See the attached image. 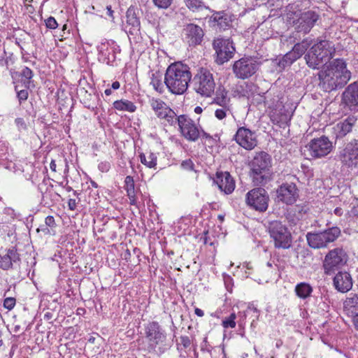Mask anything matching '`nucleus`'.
I'll list each match as a JSON object with an SVG mask.
<instances>
[{"label":"nucleus","mask_w":358,"mask_h":358,"mask_svg":"<svg viewBox=\"0 0 358 358\" xmlns=\"http://www.w3.org/2000/svg\"><path fill=\"white\" fill-rule=\"evenodd\" d=\"M150 104L155 114L160 119L164 120L169 125L176 124V114L165 102L159 99L152 98Z\"/></svg>","instance_id":"dca6fc26"},{"label":"nucleus","mask_w":358,"mask_h":358,"mask_svg":"<svg viewBox=\"0 0 358 358\" xmlns=\"http://www.w3.org/2000/svg\"><path fill=\"white\" fill-rule=\"evenodd\" d=\"M16 303L14 297H7L3 301V307L9 310H12Z\"/></svg>","instance_id":"de8ad7c7"},{"label":"nucleus","mask_w":358,"mask_h":358,"mask_svg":"<svg viewBox=\"0 0 358 358\" xmlns=\"http://www.w3.org/2000/svg\"><path fill=\"white\" fill-rule=\"evenodd\" d=\"M187 7L193 12L205 8L206 6L202 0H184Z\"/></svg>","instance_id":"58836bf2"},{"label":"nucleus","mask_w":358,"mask_h":358,"mask_svg":"<svg viewBox=\"0 0 358 358\" xmlns=\"http://www.w3.org/2000/svg\"><path fill=\"white\" fill-rule=\"evenodd\" d=\"M124 188L129 199V203L133 206L137 204L134 180L132 176H127L124 179Z\"/></svg>","instance_id":"7c9ffc66"},{"label":"nucleus","mask_w":358,"mask_h":358,"mask_svg":"<svg viewBox=\"0 0 358 358\" xmlns=\"http://www.w3.org/2000/svg\"><path fill=\"white\" fill-rule=\"evenodd\" d=\"M313 291V287L309 283L304 282L298 283L294 289L296 295L302 299L310 297Z\"/></svg>","instance_id":"473e14b6"},{"label":"nucleus","mask_w":358,"mask_h":358,"mask_svg":"<svg viewBox=\"0 0 358 358\" xmlns=\"http://www.w3.org/2000/svg\"><path fill=\"white\" fill-rule=\"evenodd\" d=\"M277 196L280 201L286 204L294 203L298 197L296 185L293 183L282 185L277 190Z\"/></svg>","instance_id":"412c9836"},{"label":"nucleus","mask_w":358,"mask_h":358,"mask_svg":"<svg viewBox=\"0 0 358 358\" xmlns=\"http://www.w3.org/2000/svg\"><path fill=\"white\" fill-rule=\"evenodd\" d=\"M120 87V83L118 81H115L111 85V89L112 90H118Z\"/></svg>","instance_id":"0e129e2a"},{"label":"nucleus","mask_w":358,"mask_h":358,"mask_svg":"<svg viewBox=\"0 0 358 358\" xmlns=\"http://www.w3.org/2000/svg\"><path fill=\"white\" fill-rule=\"evenodd\" d=\"M149 76L150 78V85L153 87L154 90L162 93L164 89L162 81V73L159 71H150L149 72Z\"/></svg>","instance_id":"72a5a7b5"},{"label":"nucleus","mask_w":358,"mask_h":358,"mask_svg":"<svg viewBox=\"0 0 358 358\" xmlns=\"http://www.w3.org/2000/svg\"><path fill=\"white\" fill-rule=\"evenodd\" d=\"M294 55V53L288 52L282 57L278 59L277 65L280 71L290 66L296 60V58Z\"/></svg>","instance_id":"e433bc0d"},{"label":"nucleus","mask_w":358,"mask_h":358,"mask_svg":"<svg viewBox=\"0 0 358 358\" xmlns=\"http://www.w3.org/2000/svg\"><path fill=\"white\" fill-rule=\"evenodd\" d=\"M139 159L141 164L149 169H156L157 157L155 153L152 152L139 153Z\"/></svg>","instance_id":"2f4dec72"},{"label":"nucleus","mask_w":358,"mask_h":358,"mask_svg":"<svg viewBox=\"0 0 358 358\" xmlns=\"http://www.w3.org/2000/svg\"><path fill=\"white\" fill-rule=\"evenodd\" d=\"M268 231L276 248L287 249L291 246V234L281 222L275 220L270 222Z\"/></svg>","instance_id":"1a4fd4ad"},{"label":"nucleus","mask_w":358,"mask_h":358,"mask_svg":"<svg viewBox=\"0 0 358 358\" xmlns=\"http://www.w3.org/2000/svg\"><path fill=\"white\" fill-rule=\"evenodd\" d=\"M342 165L348 168L356 167L358 164V140L348 143L338 155Z\"/></svg>","instance_id":"4468645a"},{"label":"nucleus","mask_w":358,"mask_h":358,"mask_svg":"<svg viewBox=\"0 0 358 358\" xmlns=\"http://www.w3.org/2000/svg\"><path fill=\"white\" fill-rule=\"evenodd\" d=\"M21 76L28 80L27 84H29V80L32 78L34 74L29 68L24 67L21 72Z\"/></svg>","instance_id":"8fccbe9b"},{"label":"nucleus","mask_w":358,"mask_h":358,"mask_svg":"<svg viewBox=\"0 0 358 358\" xmlns=\"http://www.w3.org/2000/svg\"><path fill=\"white\" fill-rule=\"evenodd\" d=\"M344 307L354 315L358 311V294H350L344 302Z\"/></svg>","instance_id":"c9c22d12"},{"label":"nucleus","mask_w":358,"mask_h":358,"mask_svg":"<svg viewBox=\"0 0 358 358\" xmlns=\"http://www.w3.org/2000/svg\"><path fill=\"white\" fill-rule=\"evenodd\" d=\"M236 315L234 312L231 313L228 317H224L222 320V325L224 329H234L236 327Z\"/></svg>","instance_id":"a19ab883"},{"label":"nucleus","mask_w":358,"mask_h":358,"mask_svg":"<svg viewBox=\"0 0 358 358\" xmlns=\"http://www.w3.org/2000/svg\"><path fill=\"white\" fill-rule=\"evenodd\" d=\"M309 45L310 43L306 40H304L301 43L295 44L292 50L289 52L294 53V56L298 59L306 52Z\"/></svg>","instance_id":"4c0bfd02"},{"label":"nucleus","mask_w":358,"mask_h":358,"mask_svg":"<svg viewBox=\"0 0 358 358\" xmlns=\"http://www.w3.org/2000/svg\"><path fill=\"white\" fill-rule=\"evenodd\" d=\"M282 98L279 94H273L271 92L268 91L265 96H261V100L264 101L266 106H267L268 111L282 106Z\"/></svg>","instance_id":"c756f323"},{"label":"nucleus","mask_w":358,"mask_h":358,"mask_svg":"<svg viewBox=\"0 0 358 358\" xmlns=\"http://www.w3.org/2000/svg\"><path fill=\"white\" fill-rule=\"evenodd\" d=\"M28 96L29 93L27 90L17 91V97L18 99L20 104H21L23 101H26L28 98Z\"/></svg>","instance_id":"09e8293b"},{"label":"nucleus","mask_w":358,"mask_h":358,"mask_svg":"<svg viewBox=\"0 0 358 358\" xmlns=\"http://www.w3.org/2000/svg\"><path fill=\"white\" fill-rule=\"evenodd\" d=\"M245 312L248 314L253 313L254 314L253 317H255V319L258 320L259 311H258L257 308L256 307H255V306L253 304L248 305Z\"/></svg>","instance_id":"864d4df0"},{"label":"nucleus","mask_w":358,"mask_h":358,"mask_svg":"<svg viewBox=\"0 0 358 358\" xmlns=\"http://www.w3.org/2000/svg\"><path fill=\"white\" fill-rule=\"evenodd\" d=\"M20 261V255L15 247L1 250L0 252V268L8 270Z\"/></svg>","instance_id":"4be33fe9"},{"label":"nucleus","mask_w":358,"mask_h":358,"mask_svg":"<svg viewBox=\"0 0 358 358\" xmlns=\"http://www.w3.org/2000/svg\"><path fill=\"white\" fill-rule=\"evenodd\" d=\"M201 136L200 138H205L210 144L212 145H214L218 140V135L210 136L209 134H207L203 130L200 131Z\"/></svg>","instance_id":"c03bdc74"},{"label":"nucleus","mask_w":358,"mask_h":358,"mask_svg":"<svg viewBox=\"0 0 358 358\" xmlns=\"http://www.w3.org/2000/svg\"><path fill=\"white\" fill-rule=\"evenodd\" d=\"M259 63L252 57H244L236 61L233 65V72L239 79H247L253 76L259 69Z\"/></svg>","instance_id":"9b49d317"},{"label":"nucleus","mask_w":358,"mask_h":358,"mask_svg":"<svg viewBox=\"0 0 358 358\" xmlns=\"http://www.w3.org/2000/svg\"><path fill=\"white\" fill-rule=\"evenodd\" d=\"M248 314L245 311L243 313H240L241 319L238 321L239 327H243L245 325V320Z\"/></svg>","instance_id":"052dcab7"},{"label":"nucleus","mask_w":358,"mask_h":358,"mask_svg":"<svg viewBox=\"0 0 358 358\" xmlns=\"http://www.w3.org/2000/svg\"><path fill=\"white\" fill-rule=\"evenodd\" d=\"M180 343L185 348H187L191 345V340L187 336H182L180 338Z\"/></svg>","instance_id":"4d7b16f0"},{"label":"nucleus","mask_w":358,"mask_h":358,"mask_svg":"<svg viewBox=\"0 0 358 358\" xmlns=\"http://www.w3.org/2000/svg\"><path fill=\"white\" fill-rule=\"evenodd\" d=\"M99 60L106 64L115 61L116 54L120 52L119 46L114 41H104L98 45Z\"/></svg>","instance_id":"a211bd4d"},{"label":"nucleus","mask_w":358,"mask_h":358,"mask_svg":"<svg viewBox=\"0 0 358 358\" xmlns=\"http://www.w3.org/2000/svg\"><path fill=\"white\" fill-rule=\"evenodd\" d=\"M98 169L100 171L106 173L110 169V164L108 162H101L99 164Z\"/></svg>","instance_id":"5fc2aeb1"},{"label":"nucleus","mask_w":358,"mask_h":358,"mask_svg":"<svg viewBox=\"0 0 358 358\" xmlns=\"http://www.w3.org/2000/svg\"><path fill=\"white\" fill-rule=\"evenodd\" d=\"M320 86L325 92H331L345 86L351 78V72L343 59L333 60L327 69L319 74Z\"/></svg>","instance_id":"f257e3e1"},{"label":"nucleus","mask_w":358,"mask_h":358,"mask_svg":"<svg viewBox=\"0 0 358 358\" xmlns=\"http://www.w3.org/2000/svg\"><path fill=\"white\" fill-rule=\"evenodd\" d=\"M153 4L159 9H167L171 6L173 0H151Z\"/></svg>","instance_id":"37998d69"},{"label":"nucleus","mask_w":358,"mask_h":358,"mask_svg":"<svg viewBox=\"0 0 358 358\" xmlns=\"http://www.w3.org/2000/svg\"><path fill=\"white\" fill-rule=\"evenodd\" d=\"M231 113V112L229 106H222L215 111V115L219 120L224 119L228 114Z\"/></svg>","instance_id":"79ce46f5"},{"label":"nucleus","mask_w":358,"mask_h":358,"mask_svg":"<svg viewBox=\"0 0 358 358\" xmlns=\"http://www.w3.org/2000/svg\"><path fill=\"white\" fill-rule=\"evenodd\" d=\"M352 321L355 328L358 331V313H355V315H353Z\"/></svg>","instance_id":"e2e57ef3"},{"label":"nucleus","mask_w":358,"mask_h":358,"mask_svg":"<svg viewBox=\"0 0 358 358\" xmlns=\"http://www.w3.org/2000/svg\"><path fill=\"white\" fill-rule=\"evenodd\" d=\"M235 140L241 147L249 150L255 148L257 144L255 134L245 127H241L238 129Z\"/></svg>","instance_id":"aec40b11"},{"label":"nucleus","mask_w":358,"mask_h":358,"mask_svg":"<svg viewBox=\"0 0 358 358\" xmlns=\"http://www.w3.org/2000/svg\"><path fill=\"white\" fill-rule=\"evenodd\" d=\"M45 223L46 226H48L50 228H54L56 226L55 218L53 216H51V215L46 217V218L45 220Z\"/></svg>","instance_id":"13d9d810"},{"label":"nucleus","mask_w":358,"mask_h":358,"mask_svg":"<svg viewBox=\"0 0 358 358\" xmlns=\"http://www.w3.org/2000/svg\"><path fill=\"white\" fill-rule=\"evenodd\" d=\"M213 46L217 55L216 62L223 64L233 57L235 48L230 38H217L213 41Z\"/></svg>","instance_id":"f8f14e48"},{"label":"nucleus","mask_w":358,"mask_h":358,"mask_svg":"<svg viewBox=\"0 0 358 358\" xmlns=\"http://www.w3.org/2000/svg\"><path fill=\"white\" fill-rule=\"evenodd\" d=\"M176 124L182 135L189 141H196L201 136V132L194 121L187 115H176Z\"/></svg>","instance_id":"2eb2a0df"},{"label":"nucleus","mask_w":358,"mask_h":358,"mask_svg":"<svg viewBox=\"0 0 358 358\" xmlns=\"http://www.w3.org/2000/svg\"><path fill=\"white\" fill-rule=\"evenodd\" d=\"M341 234V229L333 227L318 233H308L306 239L308 245L314 249L327 248V245L335 241Z\"/></svg>","instance_id":"6e6552de"},{"label":"nucleus","mask_w":358,"mask_h":358,"mask_svg":"<svg viewBox=\"0 0 358 358\" xmlns=\"http://www.w3.org/2000/svg\"><path fill=\"white\" fill-rule=\"evenodd\" d=\"M333 284L336 290L345 293L352 287V279L350 274L346 271L338 272L333 279Z\"/></svg>","instance_id":"5701e85b"},{"label":"nucleus","mask_w":358,"mask_h":358,"mask_svg":"<svg viewBox=\"0 0 358 358\" xmlns=\"http://www.w3.org/2000/svg\"><path fill=\"white\" fill-rule=\"evenodd\" d=\"M113 107L115 109L120 111H127L133 113L136 110L134 103L129 100L121 99L114 101Z\"/></svg>","instance_id":"f704fd0d"},{"label":"nucleus","mask_w":358,"mask_h":358,"mask_svg":"<svg viewBox=\"0 0 358 358\" xmlns=\"http://www.w3.org/2000/svg\"><path fill=\"white\" fill-rule=\"evenodd\" d=\"M56 167H57V166H56L55 161L54 159H52L50 164V168L51 171L53 172H55Z\"/></svg>","instance_id":"338daca9"},{"label":"nucleus","mask_w":358,"mask_h":358,"mask_svg":"<svg viewBox=\"0 0 358 358\" xmlns=\"http://www.w3.org/2000/svg\"><path fill=\"white\" fill-rule=\"evenodd\" d=\"M192 83L195 92L201 96L209 97L214 93L215 80L213 73L206 68L201 67L197 69Z\"/></svg>","instance_id":"423d86ee"},{"label":"nucleus","mask_w":358,"mask_h":358,"mask_svg":"<svg viewBox=\"0 0 358 358\" xmlns=\"http://www.w3.org/2000/svg\"><path fill=\"white\" fill-rule=\"evenodd\" d=\"M123 29L128 36H136L140 34L141 22L134 7L131 6L128 8Z\"/></svg>","instance_id":"6ab92c4d"},{"label":"nucleus","mask_w":358,"mask_h":358,"mask_svg":"<svg viewBox=\"0 0 358 358\" xmlns=\"http://www.w3.org/2000/svg\"><path fill=\"white\" fill-rule=\"evenodd\" d=\"M313 47H318L316 53L319 55L321 60L327 64L334 55L335 48L332 42L327 40H321Z\"/></svg>","instance_id":"393cba45"},{"label":"nucleus","mask_w":358,"mask_h":358,"mask_svg":"<svg viewBox=\"0 0 358 358\" xmlns=\"http://www.w3.org/2000/svg\"><path fill=\"white\" fill-rule=\"evenodd\" d=\"M145 336L148 340V349L157 355H162L170 348L164 329L155 321L145 326Z\"/></svg>","instance_id":"20e7f679"},{"label":"nucleus","mask_w":358,"mask_h":358,"mask_svg":"<svg viewBox=\"0 0 358 358\" xmlns=\"http://www.w3.org/2000/svg\"><path fill=\"white\" fill-rule=\"evenodd\" d=\"M250 176L257 185H264L270 180L271 167V156L265 152L255 155L250 164Z\"/></svg>","instance_id":"39448f33"},{"label":"nucleus","mask_w":358,"mask_h":358,"mask_svg":"<svg viewBox=\"0 0 358 358\" xmlns=\"http://www.w3.org/2000/svg\"><path fill=\"white\" fill-rule=\"evenodd\" d=\"M210 21L213 26L220 30L227 29L231 26L232 22L231 16L224 11L215 13L211 16Z\"/></svg>","instance_id":"cd10ccee"},{"label":"nucleus","mask_w":358,"mask_h":358,"mask_svg":"<svg viewBox=\"0 0 358 358\" xmlns=\"http://www.w3.org/2000/svg\"><path fill=\"white\" fill-rule=\"evenodd\" d=\"M76 206H77V202H76V199H70L68 201V207H69V210H76Z\"/></svg>","instance_id":"bf43d9fd"},{"label":"nucleus","mask_w":358,"mask_h":358,"mask_svg":"<svg viewBox=\"0 0 358 358\" xmlns=\"http://www.w3.org/2000/svg\"><path fill=\"white\" fill-rule=\"evenodd\" d=\"M194 312H195V314L199 317H203L204 315L203 311L200 308H196Z\"/></svg>","instance_id":"774afa93"},{"label":"nucleus","mask_w":358,"mask_h":358,"mask_svg":"<svg viewBox=\"0 0 358 358\" xmlns=\"http://www.w3.org/2000/svg\"><path fill=\"white\" fill-rule=\"evenodd\" d=\"M4 213L10 215L11 217H14L15 215V210L11 208H6L4 209Z\"/></svg>","instance_id":"680f3d73"},{"label":"nucleus","mask_w":358,"mask_h":358,"mask_svg":"<svg viewBox=\"0 0 358 358\" xmlns=\"http://www.w3.org/2000/svg\"><path fill=\"white\" fill-rule=\"evenodd\" d=\"M269 117L273 124H278L280 127L286 125L291 120L290 112L282 105L278 108H274L268 111Z\"/></svg>","instance_id":"b1692460"},{"label":"nucleus","mask_w":358,"mask_h":358,"mask_svg":"<svg viewBox=\"0 0 358 358\" xmlns=\"http://www.w3.org/2000/svg\"><path fill=\"white\" fill-rule=\"evenodd\" d=\"M297 7V5L289 4L286 8V20L289 24L295 26L298 32L307 34L317 21L319 16L311 10L301 13L299 10H296Z\"/></svg>","instance_id":"7ed1b4c3"},{"label":"nucleus","mask_w":358,"mask_h":358,"mask_svg":"<svg viewBox=\"0 0 358 358\" xmlns=\"http://www.w3.org/2000/svg\"><path fill=\"white\" fill-rule=\"evenodd\" d=\"M306 148L312 157L321 158L331 152L333 143L328 137L322 136L312 139Z\"/></svg>","instance_id":"ddd939ff"},{"label":"nucleus","mask_w":358,"mask_h":358,"mask_svg":"<svg viewBox=\"0 0 358 358\" xmlns=\"http://www.w3.org/2000/svg\"><path fill=\"white\" fill-rule=\"evenodd\" d=\"M348 261V255L342 247L330 250L325 255L322 268L326 275L334 274L336 271L344 266Z\"/></svg>","instance_id":"0eeeda50"},{"label":"nucleus","mask_w":358,"mask_h":358,"mask_svg":"<svg viewBox=\"0 0 358 358\" xmlns=\"http://www.w3.org/2000/svg\"><path fill=\"white\" fill-rule=\"evenodd\" d=\"M227 92L222 91L221 92V96L217 94L215 101L217 104L222 107V106H228L229 100L226 97Z\"/></svg>","instance_id":"a18cd8bd"},{"label":"nucleus","mask_w":358,"mask_h":358,"mask_svg":"<svg viewBox=\"0 0 358 358\" xmlns=\"http://www.w3.org/2000/svg\"><path fill=\"white\" fill-rule=\"evenodd\" d=\"M223 280H224L226 289L229 292H231V290H232V287H233V279H232V278L229 275L224 273L223 274Z\"/></svg>","instance_id":"49530a36"},{"label":"nucleus","mask_w":358,"mask_h":358,"mask_svg":"<svg viewBox=\"0 0 358 358\" xmlns=\"http://www.w3.org/2000/svg\"><path fill=\"white\" fill-rule=\"evenodd\" d=\"M194 164L190 159L184 160L181 163L182 169H183L184 170H186V171L194 170Z\"/></svg>","instance_id":"3c124183"},{"label":"nucleus","mask_w":358,"mask_h":358,"mask_svg":"<svg viewBox=\"0 0 358 358\" xmlns=\"http://www.w3.org/2000/svg\"><path fill=\"white\" fill-rule=\"evenodd\" d=\"M45 25L48 29H55L57 27L58 24L55 17H49L45 20Z\"/></svg>","instance_id":"603ef678"},{"label":"nucleus","mask_w":358,"mask_h":358,"mask_svg":"<svg viewBox=\"0 0 358 358\" xmlns=\"http://www.w3.org/2000/svg\"><path fill=\"white\" fill-rule=\"evenodd\" d=\"M343 100L350 107L358 108V84L354 83L348 86L343 93Z\"/></svg>","instance_id":"bb28decb"},{"label":"nucleus","mask_w":358,"mask_h":358,"mask_svg":"<svg viewBox=\"0 0 358 358\" xmlns=\"http://www.w3.org/2000/svg\"><path fill=\"white\" fill-rule=\"evenodd\" d=\"M215 182L219 189L227 194H231L235 189V182L228 172L217 173Z\"/></svg>","instance_id":"a878e982"},{"label":"nucleus","mask_w":358,"mask_h":358,"mask_svg":"<svg viewBox=\"0 0 358 358\" xmlns=\"http://www.w3.org/2000/svg\"><path fill=\"white\" fill-rule=\"evenodd\" d=\"M245 202L250 209L264 213L268 209L269 196L266 189L254 188L246 194Z\"/></svg>","instance_id":"9d476101"},{"label":"nucleus","mask_w":358,"mask_h":358,"mask_svg":"<svg viewBox=\"0 0 358 358\" xmlns=\"http://www.w3.org/2000/svg\"><path fill=\"white\" fill-rule=\"evenodd\" d=\"M204 32L202 28L195 24L189 23L184 25L182 31V40L189 46H195L202 42Z\"/></svg>","instance_id":"f3484780"},{"label":"nucleus","mask_w":358,"mask_h":358,"mask_svg":"<svg viewBox=\"0 0 358 358\" xmlns=\"http://www.w3.org/2000/svg\"><path fill=\"white\" fill-rule=\"evenodd\" d=\"M317 49H318V47H313V45L305 55L307 65L313 69H319L325 64L323 61L320 59L317 53H316Z\"/></svg>","instance_id":"c85d7f7f"},{"label":"nucleus","mask_w":358,"mask_h":358,"mask_svg":"<svg viewBox=\"0 0 358 358\" xmlns=\"http://www.w3.org/2000/svg\"><path fill=\"white\" fill-rule=\"evenodd\" d=\"M351 118L346 119L342 122L337 124V127L340 129V136H345L348 133L351 131L353 122Z\"/></svg>","instance_id":"ea45409f"},{"label":"nucleus","mask_w":358,"mask_h":358,"mask_svg":"<svg viewBox=\"0 0 358 358\" xmlns=\"http://www.w3.org/2000/svg\"><path fill=\"white\" fill-rule=\"evenodd\" d=\"M334 213L335 215H336L337 216H341L343 215V210L341 208H336L334 210Z\"/></svg>","instance_id":"69168bd1"},{"label":"nucleus","mask_w":358,"mask_h":358,"mask_svg":"<svg viewBox=\"0 0 358 358\" xmlns=\"http://www.w3.org/2000/svg\"><path fill=\"white\" fill-rule=\"evenodd\" d=\"M15 123L18 129H25L27 128L26 123L23 118L17 117L15 120Z\"/></svg>","instance_id":"6e6d98bb"},{"label":"nucleus","mask_w":358,"mask_h":358,"mask_svg":"<svg viewBox=\"0 0 358 358\" xmlns=\"http://www.w3.org/2000/svg\"><path fill=\"white\" fill-rule=\"evenodd\" d=\"M192 76L190 69L187 64L175 62L167 68L164 83L172 94H182L187 91Z\"/></svg>","instance_id":"f03ea898"}]
</instances>
